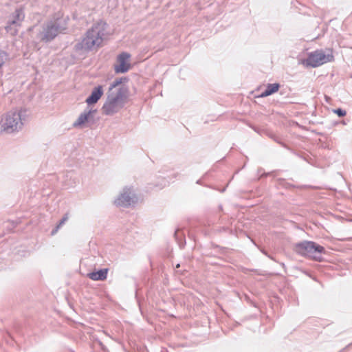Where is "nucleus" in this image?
Returning <instances> with one entry per match:
<instances>
[{"instance_id":"0eeeda50","label":"nucleus","mask_w":352,"mask_h":352,"mask_svg":"<svg viewBox=\"0 0 352 352\" xmlns=\"http://www.w3.org/2000/svg\"><path fill=\"white\" fill-rule=\"evenodd\" d=\"M96 112V109L87 107L73 122V127L80 129L89 127L93 123Z\"/></svg>"},{"instance_id":"6e6552de","label":"nucleus","mask_w":352,"mask_h":352,"mask_svg":"<svg viewBox=\"0 0 352 352\" xmlns=\"http://www.w3.org/2000/svg\"><path fill=\"white\" fill-rule=\"evenodd\" d=\"M24 19L25 14L23 9H16L10 16V19L6 27V31L11 35H16Z\"/></svg>"},{"instance_id":"f8f14e48","label":"nucleus","mask_w":352,"mask_h":352,"mask_svg":"<svg viewBox=\"0 0 352 352\" xmlns=\"http://www.w3.org/2000/svg\"><path fill=\"white\" fill-rule=\"evenodd\" d=\"M87 276L93 280H103L107 278V270L103 269L98 272H91Z\"/></svg>"},{"instance_id":"f03ea898","label":"nucleus","mask_w":352,"mask_h":352,"mask_svg":"<svg viewBox=\"0 0 352 352\" xmlns=\"http://www.w3.org/2000/svg\"><path fill=\"white\" fill-rule=\"evenodd\" d=\"M69 16L58 12L50 20L45 23L39 30L37 37L45 43L54 39L59 34L63 33L67 28Z\"/></svg>"},{"instance_id":"2eb2a0df","label":"nucleus","mask_w":352,"mask_h":352,"mask_svg":"<svg viewBox=\"0 0 352 352\" xmlns=\"http://www.w3.org/2000/svg\"><path fill=\"white\" fill-rule=\"evenodd\" d=\"M333 112L337 114L339 117H344L346 114V111L342 109H333Z\"/></svg>"},{"instance_id":"a211bd4d","label":"nucleus","mask_w":352,"mask_h":352,"mask_svg":"<svg viewBox=\"0 0 352 352\" xmlns=\"http://www.w3.org/2000/svg\"><path fill=\"white\" fill-rule=\"evenodd\" d=\"M179 267V264H177L176 267Z\"/></svg>"},{"instance_id":"423d86ee","label":"nucleus","mask_w":352,"mask_h":352,"mask_svg":"<svg viewBox=\"0 0 352 352\" xmlns=\"http://www.w3.org/2000/svg\"><path fill=\"white\" fill-rule=\"evenodd\" d=\"M333 60V56L331 54H325L322 50H316L310 53L302 63L307 67H317Z\"/></svg>"},{"instance_id":"7ed1b4c3","label":"nucleus","mask_w":352,"mask_h":352,"mask_svg":"<svg viewBox=\"0 0 352 352\" xmlns=\"http://www.w3.org/2000/svg\"><path fill=\"white\" fill-rule=\"evenodd\" d=\"M107 24L103 21H100L94 24L89 29L82 38L76 44V48L78 50L83 52H89L96 50L102 43L105 34Z\"/></svg>"},{"instance_id":"dca6fc26","label":"nucleus","mask_w":352,"mask_h":352,"mask_svg":"<svg viewBox=\"0 0 352 352\" xmlns=\"http://www.w3.org/2000/svg\"><path fill=\"white\" fill-rule=\"evenodd\" d=\"M69 219V214L66 213L64 217L62 218V219L60 221L59 223L58 224L60 227H61Z\"/></svg>"},{"instance_id":"4468645a","label":"nucleus","mask_w":352,"mask_h":352,"mask_svg":"<svg viewBox=\"0 0 352 352\" xmlns=\"http://www.w3.org/2000/svg\"><path fill=\"white\" fill-rule=\"evenodd\" d=\"M7 60V54L4 52L0 51V71L2 69L3 65Z\"/></svg>"},{"instance_id":"9d476101","label":"nucleus","mask_w":352,"mask_h":352,"mask_svg":"<svg viewBox=\"0 0 352 352\" xmlns=\"http://www.w3.org/2000/svg\"><path fill=\"white\" fill-rule=\"evenodd\" d=\"M131 55L126 52L120 54L117 57L116 64L114 65L116 73H125L131 68Z\"/></svg>"},{"instance_id":"39448f33","label":"nucleus","mask_w":352,"mask_h":352,"mask_svg":"<svg viewBox=\"0 0 352 352\" xmlns=\"http://www.w3.org/2000/svg\"><path fill=\"white\" fill-rule=\"evenodd\" d=\"M294 250L296 253L311 257L316 261L322 260V254L324 252L322 246L312 241H303L295 245Z\"/></svg>"},{"instance_id":"ddd939ff","label":"nucleus","mask_w":352,"mask_h":352,"mask_svg":"<svg viewBox=\"0 0 352 352\" xmlns=\"http://www.w3.org/2000/svg\"><path fill=\"white\" fill-rule=\"evenodd\" d=\"M280 85L278 83L268 84L266 89L261 93V97L264 98L270 96L278 91Z\"/></svg>"},{"instance_id":"1a4fd4ad","label":"nucleus","mask_w":352,"mask_h":352,"mask_svg":"<svg viewBox=\"0 0 352 352\" xmlns=\"http://www.w3.org/2000/svg\"><path fill=\"white\" fill-rule=\"evenodd\" d=\"M136 197L132 192L131 190L128 188L123 189L122 192L114 201V204L117 206H129L136 202Z\"/></svg>"},{"instance_id":"20e7f679","label":"nucleus","mask_w":352,"mask_h":352,"mask_svg":"<svg viewBox=\"0 0 352 352\" xmlns=\"http://www.w3.org/2000/svg\"><path fill=\"white\" fill-rule=\"evenodd\" d=\"M26 110L23 109H11L0 116V134H12L20 131L25 120Z\"/></svg>"},{"instance_id":"f257e3e1","label":"nucleus","mask_w":352,"mask_h":352,"mask_svg":"<svg viewBox=\"0 0 352 352\" xmlns=\"http://www.w3.org/2000/svg\"><path fill=\"white\" fill-rule=\"evenodd\" d=\"M126 80V78H120L112 82L101 109L102 114L113 116L124 107L129 97V89L123 84V81Z\"/></svg>"},{"instance_id":"f3484780","label":"nucleus","mask_w":352,"mask_h":352,"mask_svg":"<svg viewBox=\"0 0 352 352\" xmlns=\"http://www.w3.org/2000/svg\"><path fill=\"white\" fill-rule=\"evenodd\" d=\"M60 228V227L58 225H57V226L52 231L51 234L52 235L56 234L57 233V232L58 231Z\"/></svg>"},{"instance_id":"9b49d317","label":"nucleus","mask_w":352,"mask_h":352,"mask_svg":"<svg viewBox=\"0 0 352 352\" xmlns=\"http://www.w3.org/2000/svg\"><path fill=\"white\" fill-rule=\"evenodd\" d=\"M102 94L103 89L102 86L100 85L95 87L92 90L91 95L85 100L88 107H91V105L96 104L102 97Z\"/></svg>"}]
</instances>
